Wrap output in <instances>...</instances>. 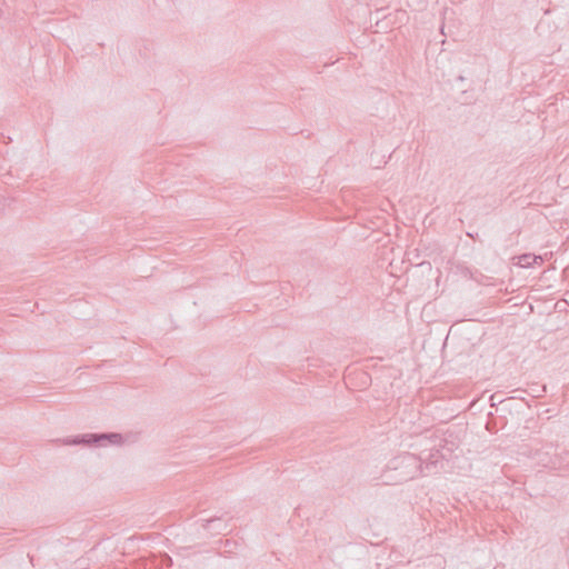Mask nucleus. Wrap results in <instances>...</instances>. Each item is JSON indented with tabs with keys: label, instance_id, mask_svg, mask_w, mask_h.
<instances>
[{
	"label": "nucleus",
	"instance_id": "f257e3e1",
	"mask_svg": "<svg viewBox=\"0 0 569 569\" xmlns=\"http://www.w3.org/2000/svg\"><path fill=\"white\" fill-rule=\"evenodd\" d=\"M421 458L412 453H403L392 458L385 472V479L389 483H402L415 479L422 473Z\"/></svg>",
	"mask_w": 569,
	"mask_h": 569
},
{
	"label": "nucleus",
	"instance_id": "f03ea898",
	"mask_svg": "<svg viewBox=\"0 0 569 569\" xmlns=\"http://www.w3.org/2000/svg\"><path fill=\"white\" fill-rule=\"evenodd\" d=\"M139 440V433H118V432H108V433H86L76 436L71 439H66V445H86V446H122L134 443Z\"/></svg>",
	"mask_w": 569,
	"mask_h": 569
},
{
	"label": "nucleus",
	"instance_id": "7ed1b4c3",
	"mask_svg": "<svg viewBox=\"0 0 569 569\" xmlns=\"http://www.w3.org/2000/svg\"><path fill=\"white\" fill-rule=\"evenodd\" d=\"M542 261L543 260H542L541 256H536V254H531V253H525V254H521V256L518 257L517 264L519 267H521V268H529L532 264L541 263Z\"/></svg>",
	"mask_w": 569,
	"mask_h": 569
},
{
	"label": "nucleus",
	"instance_id": "20e7f679",
	"mask_svg": "<svg viewBox=\"0 0 569 569\" xmlns=\"http://www.w3.org/2000/svg\"><path fill=\"white\" fill-rule=\"evenodd\" d=\"M427 460L428 462L426 465V468H429L430 465H435L438 461L437 456L435 453H431Z\"/></svg>",
	"mask_w": 569,
	"mask_h": 569
},
{
	"label": "nucleus",
	"instance_id": "39448f33",
	"mask_svg": "<svg viewBox=\"0 0 569 569\" xmlns=\"http://www.w3.org/2000/svg\"><path fill=\"white\" fill-rule=\"evenodd\" d=\"M212 522H214V519H208V520L206 521L204 528H210V525H211Z\"/></svg>",
	"mask_w": 569,
	"mask_h": 569
}]
</instances>
